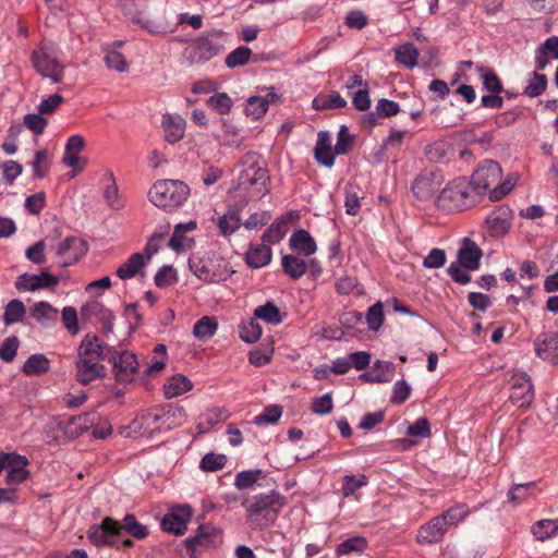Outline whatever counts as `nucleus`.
Listing matches in <instances>:
<instances>
[{"label":"nucleus","mask_w":558,"mask_h":558,"mask_svg":"<svg viewBox=\"0 0 558 558\" xmlns=\"http://www.w3.org/2000/svg\"><path fill=\"white\" fill-rule=\"evenodd\" d=\"M282 415V407L271 404L264 409L263 413L254 417V424L260 426L263 424H275Z\"/></svg>","instance_id":"obj_50"},{"label":"nucleus","mask_w":558,"mask_h":558,"mask_svg":"<svg viewBox=\"0 0 558 558\" xmlns=\"http://www.w3.org/2000/svg\"><path fill=\"white\" fill-rule=\"evenodd\" d=\"M418 51L413 44H404L396 49V60L409 69L417 64Z\"/></svg>","instance_id":"obj_40"},{"label":"nucleus","mask_w":558,"mask_h":558,"mask_svg":"<svg viewBox=\"0 0 558 558\" xmlns=\"http://www.w3.org/2000/svg\"><path fill=\"white\" fill-rule=\"evenodd\" d=\"M189 267L197 278L208 283L226 281L231 275L226 265L221 267L213 260H203L197 257L190 258Z\"/></svg>","instance_id":"obj_12"},{"label":"nucleus","mask_w":558,"mask_h":558,"mask_svg":"<svg viewBox=\"0 0 558 558\" xmlns=\"http://www.w3.org/2000/svg\"><path fill=\"white\" fill-rule=\"evenodd\" d=\"M81 314L83 317L95 316L99 318L104 324V329L107 332L112 331L113 315L101 303L96 301L87 303L81 308Z\"/></svg>","instance_id":"obj_28"},{"label":"nucleus","mask_w":558,"mask_h":558,"mask_svg":"<svg viewBox=\"0 0 558 558\" xmlns=\"http://www.w3.org/2000/svg\"><path fill=\"white\" fill-rule=\"evenodd\" d=\"M268 109V99L263 97L253 96L247 99L245 112L247 116L253 117L255 120L263 118Z\"/></svg>","instance_id":"obj_47"},{"label":"nucleus","mask_w":558,"mask_h":558,"mask_svg":"<svg viewBox=\"0 0 558 558\" xmlns=\"http://www.w3.org/2000/svg\"><path fill=\"white\" fill-rule=\"evenodd\" d=\"M29 315L39 324L50 326L57 322L59 311L50 303L40 301L31 307Z\"/></svg>","instance_id":"obj_27"},{"label":"nucleus","mask_w":558,"mask_h":558,"mask_svg":"<svg viewBox=\"0 0 558 558\" xmlns=\"http://www.w3.org/2000/svg\"><path fill=\"white\" fill-rule=\"evenodd\" d=\"M251 56L252 50L248 47L240 46L226 57L225 62L229 69H234L248 63Z\"/></svg>","instance_id":"obj_43"},{"label":"nucleus","mask_w":558,"mask_h":558,"mask_svg":"<svg viewBox=\"0 0 558 558\" xmlns=\"http://www.w3.org/2000/svg\"><path fill=\"white\" fill-rule=\"evenodd\" d=\"M192 515L193 509L190 505L178 506L163 515L160 523L161 529L174 535H183L187 530V523Z\"/></svg>","instance_id":"obj_14"},{"label":"nucleus","mask_w":558,"mask_h":558,"mask_svg":"<svg viewBox=\"0 0 558 558\" xmlns=\"http://www.w3.org/2000/svg\"><path fill=\"white\" fill-rule=\"evenodd\" d=\"M60 52L56 43L43 40L39 49L34 50L31 57L35 70L54 84L61 83L64 77V65L58 60Z\"/></svg>","instance_id":"obj_5"},{"label":"nucleus","mask_w":558,"mask_h":558,"mask_svg":"<svg viewBox=\"0 0 558 558\" xmlns=\"http://www.w3.org/2000/svg\"><path fill=\"white\" fill-rule=\"evenodd\" d=\"M218 534L219 531L215 526L202 524L197 527L195 535L182 542V546L185 547L190 558H197V549L211 547Z\"/></svg>","instance_id":"obj_15"},{"label":"nucleus","mask_w":558,"mask_h":558,"mask_svg":"<svg viewBox=\"0 0 558 558\" xmlns=\"http://www.w3.org/2000/svg\"><path fill=\"white\" fill-rule=\"evenodd\" d=\"M118 381L131 383L137 373L140 363L134 351H107Z\"/></svg>","instance_id":"obj_11"},{"label":"nucleus","mask_w":558,"mask_h":558,"mask_svg":"<svg viewBox=\"0 0 558 558\" xmlns=\"http://www.w3.org/2000/svg\"><path fill=\"white\" fill-rule=\"evenodd\" d=\"M240 337L243 341L246 343H254L256 342L260 336H262V327L254 319H251L247 323H243L240 326Z\"/></svg>","instance_id":"obj_52"},{"label":"nucleus","mask_w":558,"mask_h":558,"mask_svg":"<svg viewBox=\"0 0 558 558\" xmlns=\"http://www.w3.org/2000/svg\"><path fill=\"white\" fill-rule=\"evenodd\" d=\"M531 532L537 541L549 539L558 534V520H539L532 525Z\"/></svg>","instance_id":"obj_35"},{"label":"nucleus","mask_w":558,"mask_h":558,"mask_svg":"<svg viewBox=\"0 0 558 558\" xmlns=\"http://www.w3.org/2000/svg\"><path fill=\"white\" fill-rule=\"evenodd\" d=\"M353 145V136L349 134L348 128L341 125L337 136V144L335 146V153L337 155L348 154Z\"/></svg>","instance_id":"obj_58"},{"label":"nucleus","mask_w":558,"mask_h":558,"mask_svg":"<svg viewBox=\"0 0 558 558\" xmlns=\"http://www.w3.org/2000/svg\"><path fill=\"white\" fill-rule=\"evenodd\" d=\"M104 198L107 205L113 210H121L124 207L119 195V187L116 183L113 172L108 171L102 178Z\"/></svg>","instance_id":"obj_26"},{"label":"nucleus","mask_w":558,"mask_h":558,"mask_svg":"<svg viewBox=\"0 0 558 558\" xmlns=\"http://www.w3.org/2000/svg\"><path fill=\"white\" fill-rule=\"evenodd\" d=\"M64 102L63 96L59 94L50 95L44 99L38 106L37 110L40 114H52Z\"/></svg>","instance_id":"obj_63"},{"label":"nucleus","mask_w":558,"mask_h":558,"mask_svg":"<svg viewBox=\"0 0 558 558\" xmlns=\"http://www.w3.org/2000/svg\"><path fill=\"white\" fill-rule=\"evenodd\" d=\"M481 364L485 372L501 369L506 366L504 357L499 351H488L481 356Z\"/></svg>","instance_id":"obj_53"},{"label":"nucleus","mask_w":558,"mask_h":558,"mask_svg":"<svg viewBox=\"0 0 558 558\" xmlns=\"http://www.w3.org/2000/svg\"><path fill=\"white\" fill-rule=\"evenodd\" d=\"M384 322V311L381 302L372 305L366 313V323L371 330L377 331Z\"/></svg>","instance_id":"obj_55"},{"label":"nucleus","mask_w":558,"mask_h":558,"mask_svg":"<svg viewBox=\"0 0 558 558\" xmlns=\"http://www.w3.org/2000/svg\"><path fill=\"white\" fill-rule=\"evenodd\" d=\"M262 474L260 469L244 470L235 475L234 486L242 490L252 487Z\"/></svg>","instance_id":"obj_51"},{"label":"nucleus","mask_w":558,"mask_h":558,"mask_svg":"<svg viewBox=\"0 0 558 558\" xmlns=\"http://www.w3.org/2000/svg\"><path fill=\"white\" fill-rule=\"evenodd\" d=\"M512 211L507 206H499L486 218V226L490 235L501 236L511 226Z\"/></svg>","instance_id":"obj_19"},{"label":"nucleus","mask_w":558,"mask_h":558,"mask_svg":"<svg viewBox=\"0 0 558 558\" xmlns=\"http://www.w3.org/2000/svg\"><path fill=\"white\" fill-rule=\"evenodd\" d=\"M289 244L292 250L302 253L304 256L314 254L317 248L314 239L303 229L295 231L291 235Z\"/></svg>","instance_id":"obj_30"},{"label":"nucleus","mask_w":558,"mask_h":558,"mask_svg":"<svg viewBox=\"0 0 558 558\" xmlns=\"http://www.w3.org/2000/svg\"><path fill=\"white\" fill-rule=\"evenodd\" d=\"M367 483L368 480L365 475H360L359 477L354 475H345L342 483V494L345 497H349Z\"/></svg>","instance_id":"obj_56"},{"label":"nucleus","mask_w":558,"mask_h":558,"mask_svg":"<svg viewBox=\"0 0 558 558\" xmlns=\"http://www.w3.org/2000/svg\"><path fill=\"white\" fill-rule=\"evenodd\" d=\"M40 113H27L24 116V124L37 135L44 133L48 121Z\"/></svg>","instance_id":"obj_61"},{"label":"nucleus","mask_w":558,"mask_h":558,"mask_svg":"<svg viewBox=\"0 0 558 558\" xmlns=\"http://www.w3.org/2000/svg\"><path fill=\"white\" fill-rule=\"evenodd\" d=\"M335 155L331 149L330 135L326 131H320L317 136L314 156L317 162L326 167H331L335 163Z\"/></svg>","instance_id":"obj_24"},{"label":"nucleus","mask_w":558,"mask_h":558,"mask_svg":"<svg viewBox=\"0 0 558 558\" xmlns=\"http://www.w3.org/2000/svg\"><path fill=\"white\" fill-rule=\"evenodd\" d=\"M227 33L221 29L208 32L193 39L186 48V58L191 64H204L225 51L221 38Z\"/></svg>","instance_id":"obj_6"},{"label":"nucleus","mask_w":558,"mask_h":558,"mask_svg":"<svg viewBox=\"0 0 558 558\" xmlns=\"http://www.w3.org/2000/svg\"><path fill=\"white\" fill-rule=\"evenodd\" d=\"M106 56L104 58L105 63L108 69L114 70L118 72H126L129 69V63L126 62L124 56L114 50V49H105Z\"/></svg>","instance_id":"obj_48"},{"label":"nucleus","mask_w":558,"mask_h":558,"mask_svg":"<svg viewBox=\"0 0 558 558\" xmlns=\"http://www.w3.org/2000/svg\"><path fill=\"white\" fill-rule=\"evenodd\" d=\"M160 425V412H159V408L157 409H154L151 411H148V412H145L141 415H138L134 421H133V426L134 427H140V428H149L151 432H155L157 430L156 427Z\"/></svg>","instance_id":"obj_46"},{"label":"nucleus","mask_w":558,"mask_h":558,"mask_svg":"<svg viewBox=\"0 0 558 558\" xmlns=\"http://www.w3.org/2000/svg\"><path fill=\"white\" fill-rule=\"evenodd\" d=\"M270 260L271 248L266 243L251 246L246 253V263L252 268L264 267L268 265Z\"/></svg>","instance_id":"obj_32"},{"label":"nucleus","mask_w":558,"mask_h":558,"mask_svg":"<svg viewBox=\"0 0 558 558\" xmlns=\"http://www.w3.org/2000/svg\"><path fill=\"white\" fill-rule=\"evenodd\" d=\"M510 385L509 400L518 408H527L534 400V386L531 377L522 371L511 369L507 373Z\"/></svg>","instance_id":"obj_9"},{"label":"nucleus","mask_w":558,"mask_h":558,"mask_svg":"<svg viewBox=\"0 0 558 558\" xmlns=\"http://www.w3.org/2000/svg\"><path fill=\"white\" fill-rule=\"evenodd\" d=\"M347 106V100L338 93L332 92L327 97H317L313 100V107L316 110H325L331 108H343Z\"/></svg>","instance_id":"obj_44"},{"label":"nucleus","mask_w":558,"mask_h":558,"mask_svg":"<svg viewBox=\"0 0 558 558\" xmlns=\"http://www.w3.org/2000/svg\"><path fill=\"white\" fill-rule=\"evenodd\" d=\"M50 360L41 353L31 355L23 364L22 372L26 376H41L49 372Z\"/></svg>","instance_id":"obj_31"},{"label":"nucleus","mask_w":558,"mask_h":558,"mask_svg":"<svg viewBox=\"0 0 558 558\" xmlns=\"http://www.w3.org/2000/svg\"><path fill=\"white\" fill-rule=\"evenodd\" d=\"M59 278L47 270L40 275L22 274L16 278L15 288L20 291H36L39 289L54 288Z\"/></svg>","instance_id":"obj_16"},{"label":"nucleus","mask_w":558,"mask_h":558,"mask_svg":"<svg viewBox=\"0 0 558 558\" xmlns=\"http://www.w3.org/2000/svg\"><path fill=\"white\" fill-rule=\"evenodd\" d=\"M333 409L331 393L327 392L322 397L315 398L311 405V411L318 415H327Z\"/></svg>","instance_id":"obj_60"},{"label":"nucleus","mask_w":558,"mask_h":558,"mask_svg":"<svg viewBox=\"0 0 558 558\" xmlns=\"http://www.w3.org/2000/svg\"><path fill=\"white\" fill-rule=\"evenodd\" d=\"M367 539L363 536H353L342 543L336 548L338 556L349 555L351 553H362L367 548Z\"/></svg>","instance_id":"obj_41"},{"label":"nucleus","mask_w":558,"mask_h":558,"mask_svg":"<svg viewBox=\"0 0 558 558\" xmlns=\"http://www.w3.org/2000/svg\"><path fill=\"white\" fill-rule=\"evenodd\" d=\"M26 314L24 303L17 299L11 300L4 308L3 322L5 325H12L21 322Z\"/></svg>","instance_id":"obj_38"},{"label":"nucleus","mask_w":558,"mask_h":558,"mask_svg":"<svg viewBox=\"0 0 558 558\" xmlns=\"http://www.w3.org/2000/svg\"><path fill=\"white\" fill-rule=\"evenodd\" d=\"M269 174L266 168L253 161L241 171L239 177V187L246 191L251 198L259 199L269 193Z\"/></svg>","instance_id":"obj_8"},{"label":"nucleus","mask_w":558,"mask_h":558,"mask_svg":"<svg viewBox=\"0 0 558 558\" xmlns=\"http://www.w3.org/2000/svg\"><path fill=\"white\" fill-rule=\"evenodd\" d=\"M162 126L165 138L168 143L174 144L184 136L185 121L180 116H163Z\"/></svg>","instance_id":"obj_25"},{"label":"nucleus","mask_w":558,"mask_h":558,"mask_svg":"<svg viewBox=\"0 0 558 558\" xmlns=\"http://www.w3.org/2000/svg\"><path fill=\"white\" fill-rule=\"evenodd\" d=\"M281 265L283 272L294 280L300 279L306 272V263L294 255H284Z\"/></svg>","instance_id":"obj_37"},{"label":"nucleus","mask_w":558,"mask_h":558,"mask_svg":"<svg viewBox=\"0 0 558 558\" xmlns=\"http://www.w3.org/2000/svg\"><path fill=\"white\" fill-rule=\"evenodd\" d=\"M160 425L156 427L157 432L170 430L185 421V411L175 404H165L159 408Z\"/></svg>","instance_id":"obj_22"},{"label":"nucleus","mask_w":558,"mask_h":558,"mask_svg":"<svg viewBox=\"0 0 558 558\" xmlns=\"http://www.w3.org/2000/svg\"><path fill=\"white\" fill-rule=\"evenodd\" d=\"M227 457L222 453L208 452L201 462L199 468L205 472H216L225 468Z\"/></svg>","instance_id":"obj_45"},{"label":"nucleus","mask_w":558,"mask_h":558,"mask_svg":"<svg viewBox=\"0 0 558 558\" xmlns=\"http://www.w3.org/2000/svg\"><path fill=\"white\" fill-rule=\"evenodd\" d=\"M254 317L271 325H278L283 320V315L279 307L270 301L264 305L257 306L254 310Z\"/></svg>","instance_id":"obj_36"},{"label":"nucleus","mask_w":558,"mask_h":558,"mask_svg":"<svg viewBox=\"0 0 558 558\" xmlns=\"http://www.w3.org/2000/svg\"><path fill=\"white\" fill-rule=\"evenodd\" d=\"M547 88V76L537 72L533 73L531 80L524 89V95L535 98L541 96Z\"/></svg>","instance_id":"obj_49"},{"label":"nucleus","mask_w":558,"mask_h":558,"mask_svg":"<svg viewBox=\"0 0 558 558\" xmlns=\"http://www.w3.org/2000/svg\"><path fill=\"white\" fill-rule=\"evenodd\" d=\"M80 359L76 361V380L81 385H88L96 379L104 378L107 369L101 361L107 357L105 351H78Z\"/></svg>","instance_id":"obj_7"},{"label":"nucleus","mask_w":558,"mask_h":558,"mask_svg":"<svg viewBox=\"0 0 558 558\" xmlns=\"http://www.w3.org/2000/svg\"><path fill=\"white\" fill-rule=\"evenodd\" d=\"M144 254L134 253L132 254L125 263H123L117 270V276L122 279H131L135 277L141 268L145 265Z\"/></svg>","instance_id":"obj_33"},{"label":"nucleus","mask_w":558,"mask_h":558,"mask_svg":"<svg viewBox=\"0 0 558 558\" xmlns=\"http://www.w3.org/2000/svg\"><path fill=\"white\" fill-rule=\"evenodd\" d=\"M286 505L287 498L275 489L247 496L241 504L246 512L247 525L251 530L258 532L272 526Z\"/></svg>","instance_id":"obj_1"},{"label":"nucleus","mask_w":558,"mask_h":558,"mask_svg":"<svg viewBox=\"0 0 558 558\" xmlns=\"http://www.w3.org/2000/svg\"><path fill=\"white\" fill-rule=\"evenodd\" d=\"M483 256L481 247L471 239L465 238L458 251V262L468 270H477Z\"/></svg>","instance_id":"obj_21"},{"label":"nucleus","mask_w":558,"mask_h":558,"mask_svg":"<svg viewBox=\"0 0 558 558\" xmlns=\"http://www.w3.org/2000/svg\"><path fill=\"white\" fill-rule=\"evenodd\" d=\"M534 486V482L512 485L507 494L508 500L511 502H521L530 495V492Z\"/></svg>","instance_id":"obj_59"},{"label":"nucleus","mask_w":558,"mask_h":558,"mask_svg":"<svg viewBox=\"0 0 558 558\" xmlns=\"http://www.w3.org/2000/svg\"><path fill=\"white\" fill-rule=\"evenodd\" d=\"M407 434L411 437L428 438L430 436V426L426 417L417 418L407 429Z\"/></svg>","instance_id":"obj_62"},{"label":"nucleus","mask_w":558,"mask_h":558,"mask_svg":"<svg viewBox=\"0 0 558 558\" xmlns=\"http://www.w3.org/2000/svg\"><path fill=\"white\" fill-rule=\"evenodd\" d=\"M208 104L220 114L228 113L232 107V100L226 93H218L209 97Z\"/></svg>","instance_id":"obj_64"},{"label":"nucleus","mask_w":558,"mask_h":558,"mask_svg":"<svg viewBox=\"0 0 558 558\" xmlns=\"http://www.w3.org/2000/svg\"><path fill=\"white\" fill-rule=\"evenodd\" d=\"M294 217V211L286 213L282 217L274 221L267 230L264 232L262 240L266 244L279 243L286 235L288 229L287 226L290 220Z\"/></svg>","instance_id":"obj_23"},{"label":"nucleus","mask_w":558,"mask_h":558,"mask_svg":"<svg viewBox=\"0 0 558 558\" xmlns=\"http://www.w3.org/2000/svg\"><path fill=\"white\" fill-rule=\"evenodd\" d=\"M440 180L435 172L420 174L412 184V192L420 201L430 199L439 190Z\"/></svg>","instance_id":"obj_17"},{"label":"nucleus","mask_w":558,"mask_h":558,"mask_svg":"<svg viewBox=\"0 0 558 558\" xmlns=\"http://www.w3.org/2000/svg\"><path fill=\"white\" fill-rule=\"evenodd\" d=\"M476 192L464 178L451 181L437 198L438 207L448 211H462L473 207L477 202Z\"/></svg>","instance_id":"obj_4"},{"label":"nucleus","mask_w":558,"mask_h":558,"mask_svg":"<svg viewBox=\"0 0 558 558\" xmlns=\"http://www.w3.org/2000/svg\"><path fill=\"white\" fill-rule=\"evenodd\" d=\"M190 195V187L180 180H159L148 191L153 205L165 210H172L184 204Z\"/></svg>","instance_id":"obj_3"},{"label":"nucleus","mask_w":558,"mask_h":558,"mask_svg":"<svg viewBox=\"0 0 558 558\" xmlns=\"http://www.w3.org/2000/svg\"><path fill=\"white\" fill-rule=\"evenodd\" d=\"M218 324L214 317L204 316L197 320L193 328V333L196 338L205 340L214 336Z\"/></svg>","instance_id":"obj_42"},{"label":"nucleus","mask_w":558,"mask_h":558,"mask_svg":"<svg viewBox=\"0 0 558 558\" xmlns=\"http://www.w3.org/2000/svg\"><path fill=\"white\" fill-rule=\"evenodd\" d=\"M27 464L28 460L25 456L10 452V459H8L5 465V483L12 485L25 482L29 475V472L26 470Z\"/></svg>","instance_id":"obj_20"},{"label":"nucleus","mask_w":558,"mask_h":558,"mask_svg":"<svg viewBox=\"0 0 558 558\" xmlns=\"http://www.w3.org/2000/svg\"><path fill=\"white\" fill-rule=\"evenodd\" d=\"M178 280L177 271L172 266H163L161 267L157 274L155 275L154 281L158 288H166Z\"/></svg>","instance_id":"obj_54"},{"label":"nucleus","mask_w":558,"mask_h":558,"mask_svg":"<svg viewBox=\"0 0 558 558\" xmlns=\"http://www.w3.org/2000/svg\"><path fill=\"white\" fill-rule=\"evenodd\" d=\"M470 514V509L465 504H458L446 511L440 513L441 520L446 522L447 527L451 525H457L459 522L463 521Z\"/></svg>","instance_id":"obj_39"},{"label":"nucleus","mask_w":558,"mask_h":558,"mask_svg":"<svg viewBox=\"0 0 558 558\" xmlns=\"http://www.w3.org/2000/svg\"><path fill=\"white\" fill-rule=\"evenodd\" d=\"M122 532L138 541L145 539L149 535L147 525L140 522L135 514L126 513L121 522L106 517L99 524L90 525L87 537L97 547H113L119 544Z\"/></svg>","instance_id":"obj_2"},{"label":"nucleus","mask_w":558,"mask_h":558,"mask_svg":"<svg viewBox=\"0 0 558 558\" xmlns=\"http://www.w3.org/2000/svg\"><path fill=\"white\" fill-rule=\"evenodd\" d=\"M88 245L80 236H66L56 247V255L60 259V267H69L76 264L87 252Z\"/></svg>","instance_id":"obj_13"},{"label":"nucleus","mask_w":558,"mask_h":558,"mask_svg":"<svg viewBox=\"0 0 558 558\" xmlns=\"http://www.w3.org/2000/svg\"><path fill=\"white\" fill-rule=\"evenodd\" d=\"M193 388V383L182 374H175L163 384V392L168 399L177 398Z\"/></svg>","instance_id":"obj_29"},{"label":"nucleus","mask_w":558,"mask_h":558,"mask_svg":"<svg viewBox=\"0 0 558 558\" xmlns=\"http://www.w3.org/2000/svg\"><path fill=\"white\" fill-rule=\"evenodd\" d=\"M240 213L236 209H229L225 215L218 218L217 227L222 235L228 236L241 227Z\"/></svg>","instance_id":"obj_34"},{"label":"nucleus","mask_w":558,"mask_h":558,"mask_svg":"<svg viewBox=\"0 0 558 558\" xmlns=\"http://www.w3.org/2000/svg\"><path fill=\"white\" fill-rule=\"evenodd\" d=\"M501 177L502 170L500 165L497 161L487 159L481 162L474 170L471 185L476 194L482 195L492 185L499 183Z\"/></svg>","instance_id":"obj_10"},{"label":"nucleus","mask_w":558,"mask_h":558,"mask_svg":"<svg viewBox=\"0 0 558 558\" xmlns=\"http://www.w3.org/2000/svg\"><path fill=\"white\" fill-rule=\"evenodd\" d=\"M410 393L411 386L404 379L397 380L392 387L390 402L393 404H402L409 399Z\"/></svg>","instance_id":"obj_57"},{"label":"nucleus","mask_w":558,"mask_h":558,"mask_svg":"<svg viewBox=\"0 0 558 558\" xmlns=\"http://www.w3.org/2000/svg\"><path fill=\"white\" fill-rule=\"evenodd\" d=\"M447 531L446 522L441 520L440 515H437L420 527L416 539L420 544L439 543Z\"/></svg>","instance_id":"obj_18"}]
</instances>
